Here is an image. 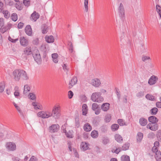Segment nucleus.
<instances>
[{
	"label": "nucleus",
	"instance_id": "f8f14e48",
	"mask_svg": "<svg viewBox=\"0 0 161 161\" xmlns=\"http://www.w3.org/2000/svg\"><path fill=\"white\" fill-rule=\"evenodd\" d=\"M24 53H23L22 56L25 57V55H29L32 54V52L31 51V47H27L25 48L24 51Z\"/></svg>",
	"mask_w": 161,
	"mask_h": 161
},
{
	"label": "nucleus",
	"instance_id": "39448f33",
	"mask_svg": "<svg viewBox=\"0 0 161 161\" xmlns=\"http://www.w3.org/2000/svg\"><path fill=\"white\" fill-rule=\"evenodd\" d=\"M118 13L119 17L123 19L125 17V10L123 5L121 3L118 8Z\"/></svg>",
	"mask_w": 161,
	"mask_h": 161
},
{
	"label": "nucleus",
	"instance_id": "6e6552de",
	"mask_svg": "<svg viewBox=\"0 0 161 161\" xmlns=\"http://www.w3.org/2000/svg\"><path fill=\"white\" fill-rule=\"evenodd\" d=\"M147 128L152 130L156 131L158 129V125L157 123L154 124L149 123L147 125Z\"/></svg>",
	"mask_w": 161,
	"mask_h": 161
},
{
	"label": "nucleus",
	"instance_id": "a19ab883",
	"mask_svg": "<svg viewBox=\"0 0 161 161\" xmlns=\"http://www.w3.org/2000/svg\"><path fill=\"white\" fill-rule=\"evenodd\" d=\"M157 138L158 140L161 142V130H159L157 132Z\"/></svg>",
	"mask_w": 161,
	"mask_h": 161
},
{
	"label": "nucleus",
	"instance_id": "3c124183",
	"mask_svg": "<svg viewBox=\"0 0 161 161\" xmlns=\"http://www.w3.org/2000/svg\"><path fill=\"white\" fill-rule=\"evenodd\" d=\"M36 102H33L32 103V105L34 107V108L36 110L37 109H41V108H39L38 107V105L37 104V103H36Z\"/></svg>",
	"mask_w": 161,
	"mask_h": 161
},
{
	"label": "nucleus",
	"instance_id": "13d9d810",
	"mask_svg": "<svg viewBox=\"0 0 161 161\" xmlns=\"http://www.w3.org/2000/svg\"><path fill=\"white\" fill-rule=\"evenodd\" d=\"M15 7L18 10H20L23 8V7L21 5H19L18 3H16L15 5Z\"/></svg>",
	"mask_w": 161,
	"mask_h": 161
},
{
	"label": "nucleus",
	"instance_id": "aec40b11",
	"mask_svg": "<svg viewBox=\"0 0 161 161\" xmlns=\"http://www.w3.org/2000/svg\"><path fill=\"white\" fill-rule=\"evenodd\" d=\"M84 130L86 132L90 131L92 130L91 125L88 123L85 124L83 126Z\"/></svg>",
	"mask_w": 161,
	"mask_h": 161
},
{
	"label": "nucleus",
	"instance_id": "412c9836",
	"mask_svg": "<svg viewBox=\"0 0 161 161\" xmlns=\"http://www.w3.org/2000/svg\"><path fill=\"white\" fill-rule=\"evenodd\" d=\"M45 111H42L39 112L37 113V115L39 117L43 119L47 118V116H48L46 114Z\"/></svg>",
	"mask_w": 161,
	"mask_h": 161
},
{
	"label": "nucleus",
	"instance_id": "1a4fd4ad",
	"mask_svg": "<svg viewBox=\"0 0 161 161\" xmlns=\"http://www.w3.org/2000/svg\"><path fill=\"white\" fill-rule=\"evenodd\" d=\"M157 76L154 75L152 76L148 80V83L150 85L155 84L158 80Z\"/></svg>",
	"mask_w": 161,
	"mask_h": 161
},
{
	"label": "nucleus",
	"instance_id": "c03bdc74",
	"mask_svg": "<svg viewBox=\"0 0 161 161\" xmlns=\"http://www.w3.org/2000/svg\"><path fill=\"white\" fill-rule=\"evenodd\" d=\"M118 124L120 126H123L124 125H125V122L123 120L121 119H119L117 121Z\"/></svg>",
	"mask_w": 161,
	"mask_h": 161
},
{
	"label": "nucleus",
	"instance_id": "69168bd1",
	"mask_svg": "<svg viewBox=\"0 0 161 161\" xmlns=\"http://www.w3.org/2000/svg\"><path fill=\"white\" fill-rule=\"evenodd\" d=\"M24 25V24L22 22L19 23L18 25V27L19 29H22Z\"/></svg>",
	"mask_w": 161,
	"mask_h": 161
},
{
	"label": "nucleus",
	"instance_id": "4c0bfd02",
	"mask_svg": "<svg viewBox=\"0 0 161 161\" xmlns=\"http://www.w3.org/2000/svg\"><path fill=\"white\" fill-rule=\"evenodd\" d=\"M91 136L93 138H96L98 137V134L97 131L95 130L92 131L91 133Z\"/></svg>",
	"mask_w": 161,
	"mask_h": 161
},
{
	"label": "nucleus",
	"instance_id": "ddd939ff",
	"mask_svg": "<svg viewBox=\"0 0 161 161\" xmlns=\"http://www.w3.org/2000/svg\"><path fill=\"white\" fill-rule=\"evenodd\" d=\"M148 120L151 124H154L158 122V120L155 116H151L148 117Z\"/></svg>",
	"mask_w": 161,
	"mask_h": 161
},
{
	"label": "nucleus",
	"instance_id": "58836bf2",
	"mask_svg": "<svg viewBox=\"0 0 161 161\" xmlns=\"http://www.w3.org/2000/svg\"><path fill=\"white\" fill-rule=\"evenodd\" d=\"M3 13L4 15V17L8 19L10 16L9 12L8 10L3 11Z\"/></svg>",
	"mask_w": 161,
	"mask_h": 161
},
{
	"label": "nucleus",
	"instance_id": "b1692460",
	"mask_svg": "<svg viewBox=\"0 0 161 161\" xmlns=\"http://www.w3.org/2000/svg\"><path fill=\"white\" fill-rule=\"evenodd\" d=\"M19 40L20 43L21 45L25 46L27 45V41L25 39L24 37H20Z\"/></svg>",
	"mask_w": 161,
	"mask_h": 161
},
{
	"label": "nucleus",
	"instance_id": "a211bd4d",
	"mask_svg": "<svg viewBox=\"0 0 161 161\" xmlns=\"http://www.w3.org/2000/svg\"><path fill=\"white\" fill-rule=\"evenodd\" d=\"M139 123L142 126H145L147 125V120L144 118H141L139 119Z\"/></svg>",
	"mask_w": 161,
	"mask_h": 161
},
{
	"label": "nucleus",
	"instance_id": "bb28decb",
	"mask_svg": "<svg viewBox=\"0 0 161 161\" xmlns=\"http://www.w3.org/2000/svg\"><path fill=\"white\" fill-rule=\"evenodd\" d=\"M48 30V27L47 25L46 24H43L42 27V33L43 34H46Z\"/></svg>",
	"mask_w": 161,
	"mask_h": 161
},
{
	"label": "nucleus",
	"instance_id": "dca6fc26",
	"mask_svg": "<svg viewBox=\"0 0 161 161\" xmlns=\"http://www.w3.org/2000/svg\"><path fill=\"white\" fill-rule=\"evenodd\" d=\"M58 126V125H57ZM49 132L51 133H53L57 132L58 131V128L57 125H53L49 128Z\"/></svg>",
	"mask_w": 161,
	"mask_h": 161
},
{
	"label": "nucleus",
	"instance_id": "9d476101",
	"mask_svg": "<svg viewBox=\"0 0 161 161\" xmlns=\"http://www.w3.org/2000/svg\"><path fill=\"white\" fill-rule=\"evenodd\" d=\"M92 85L95 87H98L100 86L101 83L100 80L98 78H95L92 80Z\"/></svg>",
	"mask_w": 161,
	"mask_h": 161
},
{
	"label": "nucleus",
	"instance_id": "864d4df0",
	"mask_svg": "<svg viewBox=\"0 0 161 161\" xmlns=\"http://www.w3.org/2000/svg\"><path fill=\"white\" fill-rule=\"evenodd\" d=\"M75 126L77 128H79L80 127V122L79 121V119L78 118H76L75 119Z\"/></svg>",
	"mask_w": 161,
	"mask_h": 161
},
{
	"label": "nucleus",
	"instance_id": "0eeeda50",
	"mask_svg": "<svg viewBox=\"0 0 161 161\" xmlns=\"http://www.w3.org/2000/svg\"><path fill=\"white\" fill-rule=\"evenodd\" d=\"M6 146L7 148L10 151H13L16 149V146L14 143L8 142L6 144Z\"/></svg>",
	"mask_w": 161,
	"mask_h": 161
},
{
	"label": "nucleus",
	"instance_id": "de8ad7c7",
	"mask_svg": "<svg viewBox=\"0 0 161 161\" xmlns=\"http://www.w3.org/2000/svg\"><path fill=\"white\" fill-rule=\"evenodd\" d=\"M0 30L1 32L3 33H4V32L7 31L8 29L6 26L3 27V26H2L0 29Z\"/></svg>",
	"mask_w": 161,
	"mask_h": 161
},
{
	"label": "nucleus",
	"instance_id": "49530a36",
	"mask_svg": "<svg viewBox=\"0 0 161 161\" xmlns=\"http://www.w3.org/2000/svg\"><path fill=\"white\" fill-rule=\"evenodd\" d=\"M13 104L14 105V106H15V108H16V109H17V110L18 111V112L21 114H23V113L22 112V111L20 109V108L15 103H13Z\"/></svg>",
	"mask_w": 161,
	"mask_h": 161
},
{
	"label": "nucleus",
	"instance_id": "f704fd0d",
	"mask_svg": "<svg viewBox=\"0 0 161 161\" xmlns=\"http://www.w3.org/2000/svg\"><path fill=\"white\" fill-rule=\"evenodd\" d=\"M11 19L14 21H16L18 19V16L16 13H13L11 16Z\"/></svg>",
	"mask_w": 161,
	"mask_h": 161
},
{
	"label": "nucleus",
	"instance_id": "72a5a7b5",
	"mask_svg": "<svg viewBox=\"0 0 161 161\" xmlns=\"http://www.w3.org/2000/svg\"><path fill=\"white\" fill-rule=\"evenodd\" d=\"M158 108L154 107L150 110L151 114L152 115H155L156 114L158 111Z\"/></svg>",
	"mask_w": 161,
	"mask_h": 161
},
{
	"label": "nucleus",
	"instance_id": "20e7f679",
	"mask_svg": "<svg viewBox=\"0 0 161 161\" xmlns=\"http://www.w3.org/2000/svg\"><path fill=\"white\" fill-rule=\"evenodd\" d=\"M33 56L35 60L38 64H40L42 61L41 57L40 54L38 50H36L35 53L33 54Z\"/></svg>",
	"mask_w": 161,
	"mask_h": 161
},
{
	"label": "nucleus",
	"instance_id": "c85d7f7f",
	"mask_svg": "<svg viewBox=\"0 0 161 161\" xmlns=\"http://www.w3.org/2000/svg\"><path fill=\"white\" fill-rule=\"evenodd\" d=\"M121 161H130L129 156L126 155H122L121 157Z\"/></svg>",
	"mask_w": 161,
	"mask_h": 161
},
{
	"label": "nucleus",
	"instance_id": "e433bc0d",
	"mask_svg": "<svg viewBox=\"0 0 161 161\" xmlns=\"http://www.w3.org/2000/svg\"><path fill=\"white\" fill-rule=\"evenodd\" d=\"M119 126L117 124H113L111 126V129L113 131H114L117 130L119 128Z\"/></svg>",
	"mask_w": 161,
	"mask_h": 161
},
{
	"label": "nucleus",
	"instance_id": "c756f323",
	"mask_svg": "<svg viewBox=\"0 0 161 161\" xmlns=\"http://www.w3.org/2000/svg\"><path fill=\"white\" fill-rule=\"evenodd\" d=\"M144 91H140L136 94V96L138 98H140L144 96Z\"/></svg>",
	"mask_w": 161,
	"mask_h": 161
},
{
	"label": "nucleus",
	"instance_id": "052dcab7",
	"mask_svg": "<svg viewBox=\"0 0 161 161\" xmlns=\"http://www.w3.org/2000/svg\"><path fill=\"white\" fill-rule=\"evenodd\" d=\"M69 45H70L69 47V49L70 50H71V52L72 53L73 52V45L71 42H69L68 44Z\"/></svg>",
	"mask_w": 161,
	"mask_h": 161
},
{
	"label": "nucleus",
	"instance_id": "f03ea898",
	"mask_svg": "<svg viewBox=\"0 0 161 161\" xmlns=\"http://www.w3.org/2000/svg\"><path fill=\"white\" fill-rule=\"evenodd\" d=\"M101 92H96L92 94L91 97V99L94 102L100 103L103 101L104 99L101 96Z\"/></svg>",
	"mask_w": 161,
	"mask_h": 161
},
{
	"label": "nucleus",
	"instance_id": "f257e3e1",
	"mask_svg": "<svg viewBox=\"0 0 161 161\" xmlns=\"http://www.w3.org/2000/svg\"><path fill=\"white\" fill-rule=\"evenodd\" d=\"M14 79L16 81H19L21 77L23 79L27 80L28 79L25 71L22 69H15L13 72Z\"/></svg>",
	"mask_w": 161,
	"mask_h": 161
},
{
	"label": "nucleus",
	"instance_id": "ea45409f",
	"mask_svg": "<svg viewBox=\"0 0 161 161\" xmlns=\"http://www.w3.org/2000/svg\"><path fill=\"white\" fill-rule=\"evenodd\" d=\"M64 132L65 133L66 136L69 138H72V134L71 131H69L68 132H66V130L65 129L64 130Z\"/></svg>",
	"mask_w": 161,
	"mask_h": 161
},
{
	"label": "nucleus",
	"instance_id": "bf43d9fd",
	"mask_svg": "<svg viewBox=\"0 0 161 161\" xmlns=\"http://www.w3.org/2000/svg\"><path fill=\"white\" fill-rule=\"evenodd\" d=\"M160 102H157L156 103V107L158 108H161V97L160 98Z\"/></svg>",
	"mask_w": 161,
	"mask_h": 161
},
{
	"label": "nucleus",
	"instance_id": "5701e85b",
	"mask_svg": "<svg viewBox=\"0 0 161 161\" xmlns=\"http://www.w3.org/2000/svg\"><path fill=\"white\" fill-rule=\"evenodd\" d=\"M115 140L118 142L122 143L123 141L122 137L118 134H116L114 136Z\"/></svg>",
	"mask_w": 161,
	"mask_h": 161
},
{
	"label": "nucleus",
	"instance_id": "6ab92c4d",
	"mask_svg": "<svg viewBox=\"0 0 161 161\" xmlns=\"http://www.w3.org/2000/svg\"><path fill=\"white\" fill-rule=\"evenodd\" d=\"M45 38L46 41L48 43L53 42L54 41V37L53 36H46L45 37Z\"/></svg>",
	"mask_w": 161,
	"mask_h": 161
},
{
	"label": "nucleus",
	"instance_id": "2f4dec72",
	"mask_svg": "<svg viewBox=\"0 0 161 161\" xmlns=\"http://www.w3.org/2000/svg\"><path fill=\"white\" fill-rule=\"evenodd\" d=\"M30 88L28 85H26L24 86V90L23 92V93L25 94H26L27 93L30 91Z\"/></svg>",
	"mask_w": 161,
	"mask_h": 161
},
{
	"label": "nucleus",
	"instance_id": "a18cd8bd",
	"mask_svg": "<svg viewBox=\"0 0 161 161\" xmlns=\"http://www.w3.org/2000/svg\"><path fill=\"white\" fill-rule=\"evenodd\" d=\"M88 0H84V6L86 12H87L88 10Z\"/></svg>",
	"mask_w": 161,
	"mask_h": 161
},
{
	"label": "nucleus",
	"instance_id": "393cba45",
	"mask_svg": "<svg viewBox=\"0 0 161 161\" xmlns=\"http://www.w3.org/2000/svg\"><path fill=\"white\" fill-rule=\"evenodd\" d=\"M82 114L85 115L87 114V106L86 104H84L82 105Z\"/></svg>",
	"mask_w": 161,
	"mask_h": 161
},
{
	"label": "nucleus",
	"instance_id": "cd10ccee",
	"mask_svg": "<svg viewBox=\"0 0 161 161\" xmlns=\"http://www.w3.org/2000/svg\"><path fill=\"white\" fill-rule=\"evenodd\" d=\"M102 141L104 145L107 144L110 141L109 139L107 137H103Z\"/></svg>",
	"mask_w": 161,
	"mask_h": 161
},
{
	"label": "nucleus",
	"instance_id": "2eb2a0df",
	"mask_svg": "<svg viewBox=\"0 0 161 161\" xmlns=\"http://www.w3.org/2000/svg\"><path fill=\"white\" fill-rule=\"evenodd\" d=\"M110 108V104L108 103H105L102 104L101 106V109L104 111H107Z\"/></svg>",
	"mask_w": 161,
	"mask_h": 161
},
{
	"label": "nucleus",
	"instance_id": "8fccbe9b",
	"mask_svg": "<svg viewBox=\"0 0 161 161\" xmlns=\"http://www.w3.org/2000/svg\"><path fill=\"white\" fill-rule=\"evenodd\" d=\"M29 97L31 100H34L36 98L35 95L33 93H31L29 94Z\"/></svg>",
	"mask_w": 161,
	"mask_h": 161
},
{
	"label": "nucleus",
	"instance_id": "774afa93",
	"mask_svg": "<svg viewBox=\"0 0 161 161\" xmlns=\"http://www.w3.org/2000/svg\"><path fill=\"white\" fill-rule=\"evenodd\" d=\"M156 9L157 12L158 13L161 11V7L159 5H156Z\"/></svg>",
	"mask_w": 161,
	"mask_h": 161
},
{
	"label": "nucleus",
	"instance_id": "c9c22d12",
	"mask_svg": "<svg viewBox=\"0 0 161 161\" xmlns=\"http://www.w3.org/2000/svg\"><path fill=\"white\" fill-rule=\"evenodd\" d=\"M155 158L157 161H161V153L160 151L158 153H156Z\"/></svg>",
	"mask_w": 161,
	"mask_h": 161
},
{
	"label": "nucleus",
	"instance_id": "4468645a",
	"mask_svg": "<svg viewBox=\"0 0 161 161\" xmlns=\"http://www.w3.org/2000/svg\"><path fill=\"white\" fill-rule=\"evenodd\" d=\"M40 17L39 14L34 11L33 13L31 15V19H32L34 20V21H36L37 19L39 18Z\"/></svg>",
	"mask_w": 161,
	"mask_h": 161
},
{
	"label": "nucleus",
	"instance_id": "0e129e2a",
	"mask_svg": "<svg viewBox=\"0 0 161 161\" xmlns=\"http://www.w3.org/2000/svg\"><path fill=\"white\" fill-rule=\"evenodd\" d=\"M45 112H46V114L47 115H48L47 116V118H48L50 117H52V115H51L52 114V112L51 113L48 111H45Z\"/></svg>",
	"mask_w": 161,
	"mask_h": 161
},
{
	"label": "nucleus",
	"instance_id": "37998d69",
	"mask_svg": "<svg viewBox=\"0 0 161 161\" xmlns=\"http://www.w3.org/2000/svg\"><path fill=\"white\" fill-rule=\"evenodd\" d=\"M145 97L147 99L151 101L153 100L154 98L153 96L149 94H147L146 95Z\"/></svg>",
	"mask_w": 161,
	"mask_h": 161
},
{
	"label": "nucleus",
	"instance_id": "7ed1b4c3",
	"mask_svg": "<svg viewBox=\"0 0 161 161\" xmlns=\"http://www.w3.org/2000/svg\"><path fill=\"white\" fill-rule=\"evenodd\" d=\"M60 107L59 105L54 106L52 110V113L51 115L52 117L55 119H58L61 115L60 111Z\"/></svg>",
	"mask_w": 161,
	"mask_h": 161
},
{
	"label": "nucleus",
	"instance_id": "7c9ffc66",
	"mask_svg": "<svg viewBox=\"0 0 161 161\" xmlns=\"http://www.w3.org/2000/svg\"><path fill=\"white\" fill-rule=\"evenodd\" d=\"M5 84L4 81H3L0 83V92L2 93L4 91Z\"/></svg>",
	"mask_w": 161,
	"mask_h": 161
},
{
	"label": "nucleus",
	"instance_id": "5fc2aeb1",
	"mask_svg": "<svg viewBox=\"0 0 161 161\" xmlns=\"http://www.w3.org/2000/svg\"><path fill=\"white\" fill-rule=\"evenodd\" d=\"M80 98L83 102H85L87 101V97L85 95H81Z\"/></svg>",
	"mask_w": 161,
	"mask_h": 161
},
{
	"label": "nucleus",
	"instance_id": "338daca9",
	"mask_svg": "<svg viewBox=\"0 0 161 161\" xmlns=\"http://www.w3.org/2000/svg\"><path fill=\"white\" fill-rule=\"evenodd\" d=\"M121 150L122 148L121 147H118L114 151V153H115L116 154H118L120 151H121Z\"/></svg>",
	"mask_w": 161,
	"mask_h": 161
},
{
	"label": "nucleus",
	"instance_id": "e2e57ef3",
	"mask_svg": "<svg viewBox=\"0 0 161 161\" xmlns=\"http://www.w3.org/2000/svg\"><path fill=\"white\" fill-rule=\"evenodd\" d=\"M39 40L38 38L34 39L32 41V43L35 45H37L38 43Z\"/></svg>",
	"mask_w": 161,
	"mask_h": 161
},
{
	"label": "nucleus",
	"instance_id": "603ef678",
	"mask_svg": "<svg viewBox=\"0 0 161 161\" xmlns=\"http://www.w3.org/2000/svg\"><path fill=\"white\" fill-rule=\"evenodd\" d=\"M152 151L153 152L155 153L156 154L157 153H158L159 151H158V148L157 147L153 146L152 148Z\"/></svg>",
	"mask_w": 161,
	"mask_h": 161
},
{
	"label": "nucleus",
	"instance_id": "f3484780",
	"mask_svg": "<svg viewBox=\"0 0 161 161\" xmlns=\"http://www.w3.org/2000/svg\"><path fill=\"white\" fill-rule=\"evenodd\" d=\"M25 31L26 34L29 35L31 36L32 34V29L30 25H27L25 28Z\"/></svg>",
	"mask_w": 161,
	"mask_h": 161
},
{
	"label": "nucleus",
	"instance_id": "4be33fe9",
	"mask_svg": "<svg viewBox=\"0 0 161 161\" xmlns=\"http://www.w3.org/2000/svg\"><path fill=\"white\" fill-rule=\"evenodd\" d=\"M77 81V79L76 77H73L69 82V85H70L72 87L74 85L76 84Z\"/></svg>",
	"mask_w": 161,
	"mask_h": 161
},
{
	"label": "nucleus",
	"instance_id": "4d7b16f0",
	"mask_svg": "<svg viewBox=\"0 0 161 161\" xmlns=\"http://www.w3.org/2000/svg\"><path fill=\"white\" fill-rule=\"evenodd\" d=\"M74 95L73 93L71 91H69L68 93V97L69 99H71Z\"/></svg>",
	"mask_w": 161,
	"mask_h": 161
},
{
	"label": "nucleus",
	"instance_id": "a878e982",
	"mask_svg": "<svg viewBox=\"0 0 161 161\" xmlns=\"http://www.w3.org/2000/svg\"><path fill=\"white\" fill-rule=\"evenodd\" d=\"M143 137V133L140 132H138L136 136V140L137 142H140L142 140Z\"/></svg>",
	"mask_w": 161,
	"mask_h": 161
},
{
	"label": "nucleus",
	"instance_id": "09e8293b",
	"mask_svg": "<svg viewBox=\"0 0 161 161\" xmlns=\"http://www.w3.org/2000/svg\"><path fill=\"white\" fill-rule=\"evenodd\" d=\"M23 3L25 6L28 7L30 4V0H23Z\"/></svg>",
	"mask_w": 161,
	"mask_h": 161
},
{
	"label": "nucleus",
	"instance_id": "473e14b6",
	"mask_svg": "<svg viewBox=\"0 0 161 161\" xmlns=\"http://www.w3.org/2000/svg\"><path fill=\"white\" fill-rule=\"evenodd\" d=\"M130 147V143L127 142L124 144L122 147V150H126L128 149Z\"/></svg>",
	"mask_w": 161,
	"mask_h": 161
},
{
	"label": "nucleus",
	"instance_id": "680f3d73",
	"mask_svg": "<svg viewBox=\"0 0 161 161\" xmlns=\"http://www.w3.org/2000/svg\"><path fill=\"white\" fill-rule=\"evenodd\" d=\"M101 131L102 132L105 133L107 131V128L105 126H103L101 128Z\"/></svg>",
	"mask_w": 161,
	"mask_h": 161
},
{
	"label": "nucleus",
	"instance_id": "423d86ee",
	"mask_svg": "<svg viewBox=\"0 0 161 161\" xmlns=\"http://www.w3.org/2000/svg\"><path fill=\"white\" fill-rule=\"evenodd\" d=\"M92 108L93 111H95V114L96 115L99 114L101 112V109L97 103H94L92 104Z\"/></svg>",
	"mask_w": 161,
	"mask_h": 161
},
{
	"label": "nucleus",
	"instance_id": "6e6d98bb",
	"mask_svg": "<svg viewBox=\"0 0 161 161\" xmlns=\"http://www.w3.org/2000/svg\"><path fill=\"white\" fill-rule=\"evenodd\" d=\"M155 134L153 132L150 133L147 135L148 138L150 139L153 138Z\"/></svg>",
	"mask_w": 161,
	"mask_h": 161
},
{
	"label": "nucleus",
	"instance_id": "79ce46f5",
	"mask_svg": "<svg viewBox=\"0 0 161 161\" xmlns=\"http://www.w3.org/2000/svg\"><path fill=\"white\" fill-rule=\"evenodd\" d=\"M111 115L110 114H108L106 115L105 118V120L106 122H109L111 119Z\"/></svg>",
	"mask_w": 161,
	"mask_h": 161
},
{
	"label": "nucleus",
	"instance_id": "9b49d317",
	"mask_svg": "<svg viewBox=\"0 0 161 161\" xmlns=\"http://www.w3.org/2000/svg\"><path fill=\"white\" fill-rule=\"evenodd\" d=\"M90 144L87 142H82L80 145V148L83 151H86L89 149V146Z\"/></svg>",
	"mask_w": 161,
	"mask_h": 161
}]
</instances>
